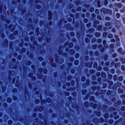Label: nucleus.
Returning a JSON list of instances; mask_svg holds the SVG:
<instances>
[{"mask_svg": "<svg viewBox=\"0 0 125 125\" xmlns=\"http://www.w3.org/2000/svg\"><path fill=\"white\" fill-rule=\"evenodd\" d=\"M48 14H49V20H50V19H51V15H52V13H51V12L49 11Z\"/></svg>", "mask_w": 125, "mask_h": 125, "instance_id": "obj_1", "label": "nucleus"}, {"mask_svg": "<svg viewBox=\"0 0 125 125\" xmlns=\"http://www.w3.org/2000/svg\"><path fill=\"white\" fill-rule=\"evenodd\" d=\"M117 6L119 7V8H121V7L123 6V4H122L121 3H119L118 4H117Z\"/></svg>", "mask_w": 125, "mask_h": 125, "instance_id": "obj_2", "label": "nucleus"}, {"mask_svg": "<svg viewBox=\"0 0 125 125\" xmlns=\"http://www.w3.org/2000/svg\"><path fill=\"white\" fill-rule=\"evenodd\" d=\"M108 38H109V39H112V38H113V34H109L108 35Z\"/></svg>", "mask_w": 125, "mask_h": 125, "instance_id": "obj_3", "label": "nucleus"}, {"mask_svg": "<svg viewBox=\"0 0 125 125\" xmlns=\"http://www.w3.org/2000/svg\"><path fill=\"white\" fill-rule=\"evenodd\" d=\"M84 105H85V107H88V103L87 102H85Z\"/></svg>", "mask_w": 125, "mask_h": 125, "instance_id": "obj_4", "label": "nucleus"}, {"mask_svg": "<svg viewBox=\"0 0 125 125\" xmlns=\"http://www.w3.org/2000/svg\"><path fill=\"white\" fill-rule=\"evenodd\" d=\"M7 102H9V103H10V102H11V99H10V98H8L7 100Z\"/></svg>", "mask_w": 125, "mask_h": 125, "instance_id": "obj_5", "label": "nucleus"}, {"mask_svg": "<svg viewBox=\"0 0 125 125\" xmlns=\"http://www.w3.org/2000/svg\"><path fill=\"white\" fill-rule=\"evenodd\" d=\"M116 17L117 18H120V17H121V15H120V14L119 13L116 14Z\"/></svg>", "mask_w": 125, "mask_h": 125, "instance_id": "obj_6", "label": "nucleus"}, {"mask_svg": "<svg viewBox=\"0 0 125 125\" xmlns=\"http://www.w3.org/2000/svg\"><path fill=\"white\" fill-rule=\"evenodd\" d=\"M105 26H106V27H108V26H110V23L109 22H106L105 23Z\"/></svg>", "mask_w": 125, "mask_h": 125, "instance_id": "obj_7", "label": "nucleus"}, {"mask_svg": "<svg viewBox=\"0 0 125 125\" xmlns=\"http://www.w3.org/2000/svg\"><path fill=\"white\" fill-rule=\"evenodd\" d=\"M93 108L94 109H95L96 108H97V104H94L93 106Z\"/></svg>", "mask_w": 125, "mask_h": 125, "instance_id": "obj_8", "label": "nucleus"}, {"mask_svg": "<svg viewBox=\"0 0 125 125\" xmlns=\"http://www.w3.org/2000/svg\"><path fill=\"white\" fill-rule=\"evenodd\" d=\"M39 102H40V100H36L35 101V103H36V104H38V103H39Z\"/></svg>", "mask_w": 125, "mask_h": 125, "instance_id": "obj_9", "label": "nucleus"}, {"mask_svg": "<svg viewBox=\"0 0 125 125\" xmlns=\"http://www.w3.org/2000/svg\"><path fill=\"white\" fill-rule=\"evenodd\" d=\"M10 38L11 40H13V38H14V37L13 36V35H10Z\"/></svg>", "mask_w": 125, "mask_h": 125, "instance_id": "obj_10", "label": "nucleus"}, {"mask_svg": "<svg viewBox=\"0 0 125 125\" xmlns=\"http://www.w3.org/2000/svg\"><path fill=\"white\" fill-rule=\"evenodd\" d=\"M94 68H97V63H95L94 64Z\"/></svg>", "mask_w": 125, "mask_h": 125, "instance_id": "obj_11", "label": "nucleus"}, {"mask_svg": "<svg viewBox=\"0 0 125 125\" xmlns=\"http://www.w3.org/2000/svg\"><path fill=\"white\" fill-rule=\"evenodd\" d=\"M78 63H79V61H75V62H74V64L75 65H78Z\"/></svg>", "mask_w": 125, "mask_h": 125, "instance_id": "obj_12", "label": "nucleus"}, {"mask_svg": "<svg viewBox=\"0 0 125 125\" xmlns=\"http://www.w3.org/2000/svg\"><path fill=\"white\" fill-rule=\"evenodd\" d=\"M117 51H118V52H122V48H120L117 50Z\"/></svg>", "mask_w": 125, "mask_h": 125, "instance_id": "obj_13", "label": "nucleus"}, {"mask_svg": "<svg viewBox=\"0 0 125 125\" xmlns=\"http://www.w3.org/2000/svg\"><path fill=\"white\" fill-rule=\"evenodd\" d=\"M85 93H86V91L85 90H83L82 91V94H84Z\"/></svg>", "mask_w": 125, "mask_h": 125, "instance_id": "obj_14", "label": "nucleus"}, {"mask_svg": "<svg viewBox=\"0 0 125 125\" xmlns=\"http://www.w3.org/2000/svg\"><path fill=\"white\" fill-rule=\"evenodd\" d=\"M103 36L104 37H107V33H104L103 34Z\"/></svg>", "mask_w": 125, "mask_h": 125, "instance_id": "obj_15", "label": "nucleus"}, {"mask_svg": "<svg viewBox=\"0 0 125 125\" xmlns=\"http://www.w3.org/2000/svg\"><path fill=\"white\" fill-rule=\"evenodd\" d=\"M36 8H38V9L41 8V6L40 5H37L36 6Z\"/></svg>", "mask_w": 125, "mask_h": 125, "instance_id": "obj_16", "label": "nucleus"}, {"mask_svg": "<svg viewBox=\"0 0 125 125\" xmlns=\"http://www.w3.org/2000/svg\"><path fill=\"white\" fill-rule=\"evenodd\" d=\"M105 19L106 20H107V21H109V20H110V18L109 17H106Z\"/></svg>", "mask_w": 125, "mask_h": 125, "instance_id": "obj_17", "label": "nucleus"}, {"mask_svg": "<svg viewBox=\"0 0 125 125\" xmlns=\"http://www.w3.org/2000/svg\"><path fill=\"white\" fill-rule=\"evenodd\" d=\"M8 124L9 125H11V124H12V121H9L8 122Z\"/></svg>", "mask_w": 125, "mask_h": 125, "instance_id": "obj_18", "label": "nucleus"}, {"mask_svg": "<svg viewBox=\"0 0 125 125\" xmlns=\"http://www.w3.org/2000/svg\"><path fill=\"white\" fill-rule=\"evenodd\" d=\"M119 81H122L123 80V77H120L118 78Z\"/></svg>", "mask_w": 125, "mask_h": 125, "instance_id": "obj_19", "label": "nucleus"}, {"mask_svg": "<svg viewBox=\"0 0 125 125\" xmlns=\"http://www.w3.org/2000/svg\"><path fill=\"white\" fill-rule=\"evenodd\" d=\"M84 80H85V77H82V81L83 82L84 81Z\"/></svg>", "mask_w": 125, "mask_h": 125, "instance_id": "obj_20", "label": "nucleus"}, {"mask_svg": "<svg viewBox=\"0 0 125 125\" xmlns=\"http://www.w3.org/2000/svg\"><path fill=\"white\" fill-rule=\"evenodd\" d=\"M24 35H25V36H27V33L26 32H23L22 33V36L24 37Z\"/></svg>", "mask_w": 125, "mask_h": 125, "instance_id": "obj_21", "label": "nucleus"}, {"mask_svg": "<svg viewBox=\"0 0 125 125\" xmlns=\"http://www.w3.org/2000/svg\"><path fill=\"white\" fill-rule=\"evenodd\" d=\"M21 51L22 52H25V51H26V49H25V48H23L22 49Z\"/></svg>", "mask_w": 125, "mask_h": 125, "instance_id": "obj_22", "label": "nucleus"}, {"mask_svg": "<svg viewBox=\"0 0 125 125\" xmlns=\"http://www.w3.org/2000/svg\"><path fill=\"white\" fill-rule=\"evenodd\" d=\"M71 51L72 52V54H74V53H75V52L74 51V50H70L69 51V53H71Z\"/></svg>", "mask_w": 125, "mask_h": 125, "instance_id": "obj_23", "label": "nucleus"}, {"mask_svg": "<svg viewBox=\"0 0 125 125\" xmlns=\"http://www.w3.org/2000/svg\"><path fill=\"white\" fill-rule=\"evenodd\" d=\"M71 73H72V74H74V73H75V69H71Z\"/></svg>", "mask_w": 125, "mask_h": 125, "instance_id": "obj_24", "label": "nucleus"}, {"mask_svg": "<svg viewBox=\"0 0 125 125\" xmlns=\"http://www.w3.org/2000/svg\"><path fill=\"white\" fill-rule=\"evenodd\" d=\"M95 12L97 14H98L99 13V11L98 10H96Z\"/></svg>", "mask_w": 125, "mask_h": 125, "instance_id": "obj_25", "label": "nucleus"}, {"mask_svg": "<svg viewBox=\"0 0 125 125\" xmlns=\"http://www.w3.org/2000/svg\"><path fill=\"white\" fill-rule=\"evenodd\" d=\"M27 65H31V62H30V61L27 62Z\"/></svg>", "mask_w": 125, "mask_h": 125, "instance_id": "obj_26", "label": "nucleus"}, {"mask_svg": "<svg viewBox=\"0 0 125 125\" xmlns=\"http://www.w3.org/2000/svg\"><path fill=\"white\" fill-rule=\"evenodd\" d=\"M43 73L44 74H47V70H44Z\"/></svg>", "mask_w": 125, "mask_h": 125, "instance_id": "obj_27", "label": "nucleus"}, {"mask_svg": "<svg viewBox=\"0 0 125 125\" xmlns=\"http://www.w3.org/2000/svg\"><path fill=\"white\" fill-rule=\"evenodd\" d=\"M107 94L108 95H109V94H111V91H108L107 92Z\"/></svg>", "mask_w": 125, "mask_h": 125, "instance_id": "obj_28", "label": "nucleus"}, {"mask_svg": "<svg viewBox=\"0 0 125 125\" xmlns=\"http://www.w3.org/2000/svg\"><path fill=\"white\" fill-rule=\"evenodd\" d=\"M50 102V98H47V102L49 103Z\"/></svg>", "mask_w": 125, "mask_h": 125, "instance_id": "obj_29", "label": "nucleus"}, {"mask_svg": "<svg viewBox=\"0 0 125 125\" xmlns=\"http://www.w3.org/2000/svg\"><path fill=\"white\" fill-rule=\"evenodd\" d=\"M102 69V68L101 67V66H100L98 68V70H99V71L101 70Z\"/></svg>", "mask_w": 125, "mask_h": 125, "instance_id": "obj_30", "label": "nucleus"}, {"mask_svg": "<svg viewBox=\"0 0 125 125\" xmlns=\"http://www.w3.org/2000/svg\"><path fill=\"white\" fill-rule=\"evenodd\" d=\"M121 110H122V111H124V110H125V107H124V106H122V107H121Z\"/></svg>", "mask_w": 125, "mask_h": 125, "instance_id": "obj_31", "label": "nucleus"}, {"mask_svg": "<svg viewBox=\"0 0 125 125\" xmlns=\"http://www.w3.org/2000/svg\"><path fill=\"white\" fill-rule=\"evenodd\" d=\"M39 59L40 61H42V57H39Z\"/></svg>", "mask_w": 125, "mask_h": 125, "instance_id": "obj_32", "label": "nucleus"}, {"mask_svg": "<svg viewBox=\"0 0 125 125\" xmlns=\"http://www.w3.org/2000/svg\"><path fill=\"white\" fill-rule=\"evenodd\" d=\"M90 100H94V97H91L90 98Z\"/></svg>", "mask_w": 125, "mask_h": 125, "instance_id": "obj_33", "label": "nucleus"}, {"mask_svg": "<svg viewBox=\"0 0 125 125\" xmlns=\"http://www.w3.org/2000/svg\"><path fill=\"white\" fill-rule=\"evenodd\" d=\"M75 57H76V58H78V57H79V54H76Z\"/></svg>", "mask_w": 125, "mask_h": 125, "instance_id": "obj_34", "label": "nucleus"}, {"mask_svg": "<svg viewBox=\"0 0 125 125\" xmlns=\"http://www.w3.org/2000/svg\"><path fill=\"white\" fill-rule=\"evenodd\" d=\"M117 56V54H114L113 55V57H116Z\"/></svg>", "mask_w": 125, "mask_h": 125, "instance_id": "obj_35", "label": "nucleus"}, {"mask_svg": "<svg viewBox=\"0 0 125 125\" xmlns=\"http://www.w3.org/2000/svg\"><path fill=\"white\" fill-rule=\"evenodd\" d=\"M84 23H86V22H87V20L86 19H84Z\"/></svg>", "mask_w": 125, "mask_h": 125, "instance_id": "obj_36", "label": "nucleus"}, {"mask_svg": "<svg viewBox=\"0 0 125 125\" xmlns=\"http://www.w3.org/2000/svg\"><path fill=\"white\" fill-rule=\"evenodd\" d=\"M74 35H75V34L74 33H71V36H72V37L74 36Z\"/></svg>", "mask_w": 125, "mask_h": 125, "instance_id": "obj_37", "label": "nucleus"}, {"mask_svg": "<svg viewBox=\"0 0 125 125\" xmlns=\"http://www.w3.org/2000/svg\"><path fill=\"white\" fill-rule=\"evenodd\" d=\"M92 17H95V14H92Z\"/></svg>", "mask_w": 125, "mask_h": 125, "instance_id": "obj_38", "label": "nucleus"}, {"mask_svg": "<svg viewBox=\"0 0 125 125\" xmlns=\"http://www.w3.org/2000/svg\"><path fill=\"white\" fill-rule=\"evenodd\" d=\"M52 67H55V63H53V64H52Z\"/></svg>", "mask_w": 125, "mask_h": 125, "instance_id": "obj_39", "label": "nucleus"}, {"mask_svg": "<svg viewBox=\"0 0 125 125\" xmlns=\"http://www.w3.org/2000/svg\"><path fill=\"white\" fill-rule=\"evenodd\" d=\"M85 42H88V39H85Z\"/></svg>", "mask_w": 125, "mask_h": 125, "instance_id": "obj_40", "label": "nucleus"}, {"mask_svg": "<svg viewBox=\"0 0 125 125\" xmlns=\"http://www.w3.org/2000/svg\"><path fill=\"white\" fill-rule=\"evenodd\" d=\"M101 47H102V45H100L99 46V48H101Z\"/></svg>", "mask_w": 125, "mask_h": 125, "instance_id": "obj_41", "label": "nucleus"}, {"mask_svg": "<svg viewBox=\"0 0 125 125\" xmlns=\"http://www.w3.org/2000/svg\"><path fill=\"white\" fill-rule=\"evenodd\" d=\"M122 1L123 3H125V0H122Z\"/></svg>", "mask_w": 125, "mask_h": 125, "instance_id": "obj_42", "label": "nucleus"}, {"mask_svg": "<svg viewBox=\"0 0 125 125\" xmlns=\"http://www.w3.org/2000/svg\"><path fill=\"white\" fill-rule=\"evenodd\" d=\"M114 71L115 70L114 69L111 70V73H114Z\"/></svg>", "mask_w": 125, "mask_h": 125, "instance_id": "obj_43", "label": "nucleus"}, {"mask_svg": "<svg viewBox=\"0 0 125 125\" xmlns=\"http://www.w3.org/2000/svg\"><path fill=\"white\" fill-rule=\"evenodd\" d=\"M13 99H14V100H16V97H13Z\"/></svg>", "mask_w": 125, "mask_h": 125, "instance_id": "obj_44", "label": "nucleus"}, {"mask_svg": "<svg viewBox=\"0 0 125 125\" xmlns=\"http://www.w3.org/2000/svg\"><path fill=\"white\" fill-rule=\"evenodd\" d=\"M104 4H105V5H106L107 4V1H105Z\"/></svg>", "mask_w": 125, "mask_h": 125, "instance_id": "obj_45", "label": "nucleus"}, {"mask_svg": "<svg viewBox=\"0 0 125 125\" xmlns=\"http://www.w3.org/2000/svg\"><path fill=\"white\" fill-rule=\"evenodd\" d=\"M77 10H78V11L81 10V8H78L77 9Z\"/></svg>", "mask_w": 125, "mask_h": 125, "instance_id": "obj_46", "label": "nucleus"}, {"mask_svg": "<svg viewBox=\"0 0 125 125\" xmlns=\"http://www.w3.org/2000/svg\"><path fill=\"white\" fill-rule=\"evenodd\" d=\"M116 30L115 29H112V32H115Z\"/></svg>", "mask_w": 125, "mask_h": 125, "instance_id": "obj_47", "label": "nucleus"}, {"mask_svg": "<svg viewBox=\"0 0 125 125\" xmlns=\"http://www.w3.org/2000/svg\"><path fill=\"white\" fill-rule=\"evenodd\" d=\"M36 94H39V92L36 91Z\"/></svg>", "mask_w": 125, "mask_h": 125, "instance_id": "obj_48", "label": "nucleus"}, {"mask_svg": "<svg viewBox=\"0 0 125 125\" xmlns=\"http://www.w3.org/2000/svg\"><path fill=\"white\" fill-rule=\"evenodd\" d=\"M114 79H117V76H114Z\"/></svg>", "mask_w": 125, "mask_h": 125, "instance_id": "obj_49", "label": "nucleus"}, {"mask_svg": "<svg viewBox=\"0 0 125 125\" xmlns=\"http://www.w3.org/2000/svg\"><path fill=\"white\" fill-rule=\"evenodd\" d=\"M94 72H95L94 70H92L91 73H92L93 74L94 73Z\"/></svg>", "mask_w": 125, "mask_h": 125, "instance_id": "obj_50", "label": "nucleus"}, {"mask_svg": "<svg viewBox=\"0 0 125 125\" xmlns=\"http://www.w3.org/2000/svg\"><path fill=\"white\" fill-rule=\"evenodd\" d=\"M123 97L124 98H125V94H124V96H123Z\"/></svg>", "mask_w": 125, "mask_h": 125, "instance_id": "obj_51", "label": "nucleus"}, {"mask_svg": "<svg viewBox=\"0 0 125 125\" xmlns=\"http://www.w3.org/2000/svg\"><path fill=\"white\" fill-rule=\"evenodd\" d=\"M109 122H111V123L113 122V120H110Z\"/></svg>", "mask_w": 125, "mask_h": 125, "instance_id": "obj_52", "label": "nucleus"}, {"mask_svg": "<svg viewBox=\"0 0 125 125\" xmlns=\"http://www.w3.org/2000/svg\"><path fill=\"white\" fill-rule=\"evenodd\" d=\"M124 22L125 23V18L124 19Z\"/></svg>", "mask_w": 125, "mask_h": 125, "instance_id": "obj_53", "label": "nucleus"}, {"mask_svg": "<svg viewBox=\"0 0 125 125\" xmlns=\"http://www.w3.org/2000/svg\"><path fill=\"white\" fill-rule=\"evenodd\" d=\"M96 23H97V24H98V23H99V21H96Z\"/></svg>", "mask_w": 125, "mask_h": 125, "instance_id": "obj_54", "label": "nucleus"}, {"mask_svg": "<svg viewBox=\"0 0 125 125\" xmlns=\"http://www.w3.org/2000/svg\"><path fill=\"white\" fill-rule=\"evenodd\" d=\"M97 76H100V73H98V74H97Z\"/></svg>", "mask_w": 125, "mask_h": 125, "instance_id": "obj_55", "label": "nucleus"}, {"mask_svg": "<svg viewBox=\"0 0 125 125\" xmlns=\"http://www.w3.org/2000/svg\"><path fill=\"white\" fill-rule=\"evenodd\" d=\"M31 76H32V74H29V76L31 77Z\"/></svg>", "mask_w": 125, "mask_h": 125, "instance_id": "obj_56", "label": "nucleus"}, {"mask_svg": "<svg viewBox=\"0 0 125 125\" xmlns=\"http://www.w3.org/2000/svg\"><path fill=\"white\" fill-rule=\"evenodd\" d=\"M108 77H112V75H108Z\"/></svg>", "mask_w": 125, "mask_h": 125, "instance_id": "obj_57", "label": "nucleus"}, {"mask_svg": "<svg viewBox=\"0 0 125 125\" xmlns=\"http://www.w3.org/2000/svg\"><path fill=\"white\" fill-rule=\"evenodd\" d=\"M4 35H2V38H4Z\"/></svg>", "mask_w": 125, "mask_h": 125, "instance_id": "obj_58", "label": "nucleus"}, {"mask_svg": "<svg viewBox=\"0 0 125 125\" xmlns=\"http://www.w3.org/2000/svg\"><path fill=\"white\" fill-rule=\"evenodd\" d=\"M15 60L14 59H12V61H14Z\"/></svg>", "mask_w": 125, "mask_h": 125, "instance_id": "obj_59", "label": "nucleus"}, {"mask_svg": "<svg viewBox=\"0 0 125 125\" xmlns=\"http://www.w3.org/2000/svg\"><path fill=\"white\" fill-rule=\"evenodd\" d=\"M104 77H106V74H104Z\"/></svg>", "mask_w": 125, "mask_h": 125, "instance_id": "obj_60", "label": "nucleus"}, {"mask_svg": "<svg viewBox=\"0 0 125 125\" xmlns=\"http://www.w3.org/2000/svg\"><path fill=\"white\" fill-rule=\"evenodd\" d=\"M98 18L99 20H100V19H101V18H99V17H98Z\"/></svg>", "mask_w": 125, "mask_h": 125, "instance_id": "obj_61", "label": "nucleus"}, {"mask_svg": "<svg viewBox=\"0 0 125 125\" xmlns=\"http://www.w3.org/2000/svg\"><path fill=\"white\" fill-rule=\"evenodd\" d=\"M13 83H14V79H13Z\"/></svg>", "mask_w": 125, "mask_h": 125, "instance_id": "obj_62", "label": "nucleus"}, {"mask_svg": "<svg viewBox=\"0 0 125 125\" xmlns=\"http://www.w3.org/2000/svg\"><path fill=\"white\" fill-rule=\"evenodd\" d=\"M13 91H14V92H15V91H14V89L13 90Z\"/></svg>", "mask_w": 125, "mask_h": 125, "instance_id": "obj_63", "label": "nucleus"}, {"mask_svg": "<svg viewBox=\"0 0 125 125\" xmlns=\"http://www.w3.org/2000/svg\"><path fill=\"white\" fill-rule=\"evenodd\" d=\"M124 66H122V68H123Z\"/></svg>", "mask_w": 125, "mask_h": 125, "instance_id": "obj_64", "label": "nucleus"}]
</instances>
